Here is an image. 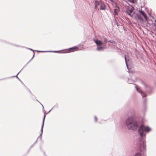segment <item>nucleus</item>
Listing matches in <instances>:
<instances>
[{
    "instance_id": "obj_6",
    "label": "nucleus",
    "mask_w": 156,
    "mask_h": 156,
    "mask_svg": "<svg viewBox=\"0 0 156 156\" xmlns=\"http://www.w3.org/2000/svg\"><path fill=\"white\" fill-rule=\"evenodd\" d=\"M79 50V48L76 46L70 48L69 50V52H72Z\"/></svg>"
},
{
    "instance_id": "obj_14",
    "label": "nucleus",
    "mask_w": 156,
    "mask_h": 156,
    "mask_svg": "<svg viewBox=\"0 0 156 156\" xmlns=\"http://www.w3.org/2000/svg\"><path fill=\"white\" fill-rule=\"evenodd\" d=\"M107 40L106 38H104V43L106 44L107 42Z\"/></svg>"
},
{
    "instance_id": "obj_11",
    "label": "nucleus",
    "mask_w": 156,
    "mask_h": 156,
    "mask_svg": "<svg viewBox=\"0 0 156 156\" xmlns=\"http://www.w3.org/2000/svg\"><path fill=\"white\" fill-rule=\"evenodd\" d=\"M129 1L130 2H131L133 3H134L136 2V0H127Z\"/></svg>"
},
{
    "instance_id": "obj_15",
    "label": "nucleus",
    "mask_w": 156,
    "mask_h": 156,
    "mask_svg": "<svg viewBox=\"0 0 156 156\" xmlns=\"http://www.w3.org/2000/svg\"><path fill=\"white\" fill-rule=\"evenodd\" d=\"M141 155L139 153H137L136 154L135 156H140Z\"/></svg>"
},
{
    "instance_id": "obj_1",
    "label": "nucleus",
    "mask_w": 156,
    "mask_h": 156,
    "mask_svg": "<svg viewBox=\"0 0 156 156\" xmlns=\"http://www.w3.org/2000/svg\"><path fill=\"white\" fill-rule=\"evenodd\" d=\"M126 123L129 129L133 130H136L138 126L137 122L134 120L132 117H129L127 119Z\"/></svg>"
},
{
    "instance_id": "obj_8",
    "label": "nucleus",
    "mask_w": 156,
    "mask_h": 156,
    "mask_svg": "<svg viewBox=\"0 0 156 156\" xmlns=\"http://www.w3.org/2000/svg\"><path fill=\"white\" fill-rule=\"evenodd\" d=\"M139 12L144 17L145 20L147 21V17L146 13L144 12V11L142 10H139Z\"/></svg>"
},
{
    "instance_id": "obj_18",
    "label": "nucleus",
    "mask_w": 156,
    "mask_h": 156,
    "mask_svg": "<svg viewBox=\"0 0 156 156\" xmlns=\"http://www.w3.org/2000/svg\"><path fill=\"white\" fill-rule=\"evenodd\" d=\"M125 60H126V57H125Z\"/></svg>"
},
{
    "instance_id": "obj_2",
    "label": "nucleus",
    "mask_w": 156,
    "mask_h": 156,
    "mask_svg": "<svg viewBox=\"0 0 156 156\" xmlns=\"http://www.w3.org/2000/svg\"><path fill=\"white\" fill-rule=\"evenodd\" d=\"M151 130L150 128L148 126H145L144 125H141L138 129V132L140 135L141 137H143L144 135V131H145L146 132H148Z\"/></svg>"
},
{
    "instance_id": "obj_4",
    "label": "nucleus",
    "mask_w": 156,
    "mask_h": 156,
    "mask_svg": "<svg viewBox=\"0 0 156 156\" xmlns=\"http://www.w3.org/2000/svg\"><path fill=\"white\" fill-rule=\"evenodd\" d=\"M133 8L132 6H131L129 7L127 10V13L131 16H132L131 14L133 12Z\"/></svg>"
},
{
    "instance_id": "obj_13",
    "label": "nucleus",
    "mask_w": 156,
    "mask_h": 156,
    "mask_svg": "<svg viewBox=\"0 0 156 156\" xmlns=\"http://www.w3.org/2000/svg\"><path fill=\"white\" fill-rule=\"evenodd\" d=\"M103 48V47H98L97 48V50H98L99 51L101 50V49H102Z\"/></svg>"
},
{
    "instance_id": "obj_16",
    "label": "nucleus",
    "mask_w": 156,
    "mask_h": 156,
    "mask_svg": "<svg viewBox=\"0 0 156 156\" xmlns=\"http://www.w3.org/2000/svg\"><path fill=\"white\" fill-rule=\"evenodd\" d=\"M44 118L43 119V124H42V128L43 127V126H44Z\"/></svg>"
},
{
    "instance_id": "obj_7",
    "label": "nucleus",
    "mask_w": 156,
    "mask_h": 156,
    "mask_svg": "<svg viewBox=\"0 0 156 156\" xmlns=\"http://www.w3.org/2000/svg\"><path fill=\"white\" fill-rule=\"evenodd\" d=\"M94 41L98 46H101L103 44L102 42L100 40L94 39Z\"/></svg>"
},
{
    "instance_id": "obj_12",
    "label": "nucleus",
    "mask_w": 156,
    "mask_h": 156,
    "mask_svg": "<svg viewBox=\"0 0 156 156\" xmlns=\"http://www.w3.org/2000/svg\"><path fill=\"white\" fill-rule=\"evenodd\" d=\"M100 7L101 9H104L105 8V6L104 5H101Z\"/></svg>"
},
{
    "instance_id": "obj_10",
    "label": "nucleus",
    "mask_w": 156,
    "mask_h": 156,
    "mask_svg": "<svg viewBox=\"0 0 156 156\" xmlns=\"http://www.w3.org/2000/svg\"><path fill=\"white\" fill-rule=\"evenodd\" d=\"M118 10V9H114V15H117V12Z\"/></svg>"
},
{
    "instance_id": "obj_17",
    "label": "nucleus",
    "mask_w": 156,
    "mask_h": 156,
    "mask_svg": "<svg viewBox=\"0 0 156 156\" xmlns=\"http://www.w3.org/2000/svg\"><path fill=\"white\" fill-rule=\"evenodd\" d=\"M154 26H155L156 27V24H154Z\"/></svg>"
},
{
    "instance_id": "obj_5",
    "label": "nucleus",
    "mask_w": 156,
    "mask_h": 156,
    "mask_svg": "<svg viewBox=\"0 0 156 156\" xmlns=\"http://www.w3.org/2000/svg\"><path fill=\"white\" fill-rule=\"evenodd\" d=\"M136 90L138 92L141 93V94L143 96V97L146 96V94L144 93L143 92L141 91V90L138 87V86H136Z\"/></svg>"
},
{
    "instance_id": "obj_9",
    "label": "nucleus",
    "mask_w": 156,
    "mask_h": 156,
    "mask_svg": "<svg viewBox=\"0 0 156 156\" xmlns=\"http://www.w3.org/2000/svg\"><path fill=\"white\" fill-rule=\"evenodd\" d=\"M99 4V2L97 1H95V9H96L97 8V7L98 6Z\"/></svg>"
},
{
    "instance_id": "obj_3",
    "label": "nucleus",
    "mask_w": 156,
    "mask_h": 156,
    "mask_svg": "<svg viewBox=\"0 0 156 156\" xmlns=\"http://www.w3.org/2000/svg\"><path fill=\"white\" fill-rule=\"evenodd\" d=\"M135 18L137 20V21H139L140 23H141L143 22V19L141 16L140 15L138 14L136 15Z\"/></svg>"
}]
</instances>
